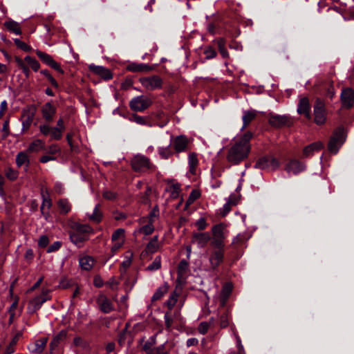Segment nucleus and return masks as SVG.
<instances>
[{"label":"nucleus","mask_w":354,"mask_h":354,"mask_svg":"<svg viewBox=\"0 0 354 354\" xmlns=\"http://www.w3.org/2000/svg\"><path fill=\"white\" fill-rule=\"evenodd\" d=\"M252 133L247 131L237 136L227 149L226 160L232 165H238L245 160L251 151Z\"/></svg>","instance_id":"nucleus-1"},{"label":"nucleus","mask_w":354,"mask_h":354,"mask_svg":"<svg viewBox=\"0 0 354 354\" xmlns=\"http://www.w3.org/2000/svg\"><path fill=\"white\" fill-rule=\"evenodd\" d=\"M167 336L168 331L160 330L145 344L144 349L145 351H149L153 344L160 342L162 344L152 349L151 351V354H171L175 344L173 341H169Z\"/></svg>","instance_id":"nucleus-2"},{"label":"nucleus","mask_w":354,"mask_h":354,"mask_svg":"<svg viewBox=\"0 0 354 354\" xmlns=\"http://www.w3.org/2000/svg\"><path fill=\"white\" fill-rule=\"evenodd\" d=\"M207 252L208 264L203 266L206 271H214L223 263L224 260V246H212Z\"/></svg>","instance_id":"nucleus-3"},{"label":"nucleus","mask_w":354,"mask_h":354,"mask_svg":"<svg viewBox=\"0 0 354 354\" xmlns=\"http://www.w3.org/2000/svg\"><path fill=\"white\" fill-rule=\"evenodd\" d=\"M133 169L137 172H147L155 168L150 159L142 154H137L131 160Z\"/></svg>","instance_id":"nucleus-4"},{"label":"nucleus","mask_w":354,"mask_h":354,"mask_svg":"<svg viewBox=\"0 0 354 354\" xmlns=\"http://www.w3.org/2000/svg\"><path fill=\"white\" fill-rule=\"evenodd\" d=\"M191 142L192 140L187 136L180 135L171 138L170 145L172 146L174 153L178 154L187 151Z\"/></svg>","instance_id":"nucleus-5"},{"label":"nucleus","mask_w":354,"mask_h":354,"mask_svg":"<svg viewBox=\"0 0 354 354\" xmlns=\"http://www.w3.org/2000/svg\"><path fill=\"white\" fill-rule=\"evenodd\" d=\"M345 141L344 129L338 128L333 133L328 142V150L333 153H337L340 147Z\"/></svg>","instance_id":"nucleus-6"},{"label":"nucleus","mask_w":354,"mask_h":354,"mask_svg":"<svg viewBox=\"0 0 354 354\" xmlns=\"http://www.w3.org/2000/svg\"><path fill=\"white\" fill-rule=\"evenodd\" d=\"M50 299V291L47 289H44L39 295L30 301L28 306V312L30 313H35L41 307L44 302Z\"/></svg>","instance_id":"nucleus-7"},{"label":"nucleus","mask_w":354,"mask_h":354,"mask_svg":"<svg viewBox=\"0 0 354 354\" xmlns=\"http://www.w3.org/2000/svg\"><path fill=\"white\" fill-rule=\"evenodd\" d=\"M152 102L151 99L145 95H140L133 97L129 102V106L134 111L142 112L151 106Z\"/></svg>","instance_id":"nucleus-8"},{"label":"nucleus","mask_w":354,"mask_h":354,"mask_svg":"<svg viewBox=\"0 0 354 354\" xmlns=\"http://www.w3.org/2000/svg\"><path fill=\"white\" fill-rule=\"evenodd\" d=\"M225 225L223 223H219L215 225L212 228V235L214 236L213 241L211 242L212 246H225L224 239L225 238L224 235V230Z\"/></svg>","instance_id":"nucleus-9"},{"label":"nucleus","mask_w":354,"mask_h":354,"mask_svg":"<svg viewBox=\"0 0 354 354\" xmlns=\"http://www.w3.org/2000/svg\"><path fill=\"white\" fill-rule=\"evenodd\" d=\"M326 119L325 104L319 99L316 100L314 106V121L318 124H323Z\"/></svg>","instance_id":"nucleus-10"},{"label":"nucleus","mask_w":354,"mask_h":354,"mask_svg":"<svg viewBox=\"0 0 354 354\" xmlns=\"http://www.w3.org/2000/svg\"><path fill=\"white\" fill-rule=\"evenodd\" d=\"M139 81L143 87L149 91L161 88L162 84V79L157 75L142 77Z\"/></svg>","instance_id":"nucleus-11"},{"label":"nucleus","mask_w":354,"mask_h":354,"mask_svg":"<svg viewBox=\"0 0 354 354\" xmlns=\"http://www.w3.org/2000/svg\"><path fill=\"white\" fill-rule=\"evenodd\" d=\"M279 166L278 160L272 157H262L255 164V167L260 169L275 170Z\"/></svg>","instance_id":"nucleus-12"},{"label":"nucleus","mask_w":354,"mask_h":354,"mask_svg":"<svg viewBox=\"0 0 354 354\" xmlns=\"http://www.w3.org/2000/svg\"><path fill=\"white\" fill-rule=\"evenodd\" d=\"M340 100L342 107L351 109L354 104V91L351 88H344L342 89Z\"/></svg>","instance_id":"nucleus-13"},{"label":"nucleus","mask_w":354,"mask_h":354,"mask_svg":"<svg viewBox=\"0 0 354 354\" xmlns=\"http://www.w3.org/2000/svg\"><path fill=\"white\" fill-rule=\"evenodd\" d=\"M211 239L209 232H194L192 237V243L196 244L198 248H205Z\"/></svg>","instance_id":"nucleus-14"},{"label":"nucleus","mask_w":354,"mask_h":354,"mask_svg":"<svg viewBox=\"0 0 354 354\" xmlns=\"http://www.w3.org/2000/svg\"><path fill=\"white\" fill-rule=\"evenodd\" d=\"M306 169L305 165L297 160H290L286 165L285 170L288 173H292L293 174H298L299 173Z\"/></svg>","instance_id":"nucleus-15"},{"label":"nucleus","mask_w":354,"mask_h":354,"mask_svg":"<svg viewBox=\"0 0 354 354\" xmlns=\"http://www.w3.org/2000/svg\"><path fill=\"white\" fill-rule=\"evenodd\" d=\"M96 302L100 309L104 313H109L113 310V304L104 295H100Z\"/></svg>","instance_id":"nucleus-16"},{"label":"nucleus","mask_w":354,"mask_h":354,"mask_svg":"<svg viewBox=\"0 0 354 354\" xmlns=\"http://www.w3.org/2000/svg\"><path fill=\"white\" fill-rule=\"evenodd\" d=\"M88 68L91 71L104 80H111L113 77L111 71L104 66L91 64Z\"/></svg>","instance_id":"nucleus-17"},{"label":"nucleus","mask_w":354,"mask_h":354,"mask_svg":"<svg viewBox=\"0 0 354 354\" xmlns=\"http://www.w3.org/2000/svg\"><path fill=\"white\" fill-rule=\"evenodd\" d=\"M41 111L44 119L50 122L54 119L56 108L50 102H47L42 106Z\"/></svg>","instance_id":"nucleus-18"},{"label":"nucleus","mask_w":354,"mask_h":354,"mask_svg":"<svg viewBox=\"0 0 354 354\" xmlns=\"http://www.w3.org/2000/svg\"><path fill=\"white\" fill-rule=\"evenodd\" d=\"M297 112L299 114H304L307 118H310V106L307 97H304L300 99L297 107Z\"/></svg>","instance_id":"nucleus-19"},{"label":"nucleus","mask_w":354,"mask_h":354,"mask_svg":"<svg viewBox=\"0 0 354 354\" xmlns=\"http://www.w3.org/2000/svg\"><path fill=\"white\" fill-rule=\"evenodd\" d=\"M33 118L34 113L30 109H24L22 111L21 120L23 131H27L30 128Z\"/></svg>","instance_id":"nucleus-20"},{"label":"nucleus","mask_w":354,"mask_h":354,"mask_svg":"<svg viewBox=\"0 0 354 354\" xmlns=\"http://www.w3.org/2000/svg\"><path fill=\"white\" fill-rule=\"evenodd\" d=\"M269 123L276 127H281L287 124L289 122L288 118L286 115H271L268 120Z\"/></svg>","instance_id":"nucleus-21"},{"label":"nucleus","mask_w":354,"mask_h":354,"mask_svg":"<svg viewBox=\"0 0 354 354\" xmlns=\"http://www.w3.org/2000/svg\"><path fill=\"white\" fill-rule=\"evenodd\" d=\"M72 230H75V232L79 234H84V236H89L90 234L94 233L93 229L87 224H80L79 223H74L71 225Z\"/></svg>","instance_id":"nucleus-22"},{"label":"nucleus","mask_w":354,"mask_h":354,"mask_svg":"<svg viewBox=\"0 0 354 354\" xmlns=\"http://www.w3.org/2000/svg\"><path fill=\"white\" fill-rule=\"evenodd\" d=\"M69 236L71 242L77 247H82L84 242L88 239V236L79 234L75 230H72L69 232Z\"/></svg>","instance_id":"nucleus-23"},{"label":"nucleus","mask_w":354,"mask_h":354,"mask_svg":"<svg viewBox=\"0 0 354 354\" xmlns=\"http://www.w3.org/2000/svg\"><path fill=\"white\" fill-rule=\"evenodd\" d=\"M323 145L320 142L312 143L306 146L303 150V156L306 158L311 156L315 151L320 150Z\"/></svg>","instance_id":"nucleus-24"},{"label":"nucleus","mask_w":354,"mask_h":354,"mask_svg":"<svg viewBox=\"0 0 354 354\" xmlns=\"http://www.w3.org/2000/svg\"><path fill=\"white\" fill-rule=\"evenodd\" d=\"M66 337V333L64 331L59 332L57 335H56L52 339L50 343V351L51 353H53L54 351L58 348L59 344Z\"/></svg>","instance_id":"nucleus-25"},{"label":"nucleus","mask_w":354,"mask_h":354,"mask_svg":"<svg viewBox=\"0 0 354 354\" xmlns=\"http://www.w3.org/2000/svg\"><path fill=\"white\" fill-rule=\"evenodd\" d=\"M4 26L10 32H12L15 35H21V34L20 24L18 22H17L12 19L6 21L4 23Z\"/></svg>","instance_id":"nucleus-26"},{"label":"nucleus","mask_w":354,"mask_h":354,"mask_svg":"<svg viewBox=\"0 0 354 354\" xmlns=\"http://www.w3.org/2000/svg\"><path fill=\"white\" fill-rule=\"evenodd\" d=\"M250 237V236L246 232L239 233L233 239L232 245L236 248H239L243 245Z\"/></svg>","instance_id":"nucleus-27"},{"label":"nucleus","mask_w":354,"mask_h":354,"mask_svg":"<svg viewBox=\"0 0 354 354\" xmlns=\"http://www.w3.org/2000/svg\"><path fill=\"white\" fill-rule=\"evenodd\" d=\"M257 116V112L254 110L245 111L242 117L243 127L241 129L246 128L248 125Z\"/></svg>","instance_id":"nucleus-28"},{"label":"nucleus","mask_w":354,"mask_h":354,"mask_svg":"<svg viewBox=\"0 0 354 354\" xmlns=\"http://www.w3.org/2000/svg\"><path fill=\"white\" fill-rule=\"evenodd\" d=\"M44 147L45 142L40 139H36L29 145L27 151L30 153H35L44 149Z\"/></svg>","instance_id":"nucleus-29"},{"label":"nucleus","mask_w":354,"mask_h":354,"mask_svg":"<svg viewBox=\"0 0 354 354\" xmlns=\"http://www.w3.org/2000/svg\"><path fill=\"white\" fill-rule=\"evenodd\" d=\"M47 338L45 337L39 339L35 341L29 349L33 353H41L47 344Z\"/></svg>","instance_id":"nucleus-30"},{"label":"nucleus","mask_w":354,"mask_h":354,"mask_svg":"<svg viewBox=\"0 0 354 354\" xmlns=\"http://www.w3.org/2000/svg\"><path fill=\"white\" fill-rule=\"evenodd\" d=\"M198 164V159L197 158V154L194 152H191L188 154V165L189 167V171L194 174L196 171V168Z\"/></svg>","instance_id":"nucleus-31"},{"label":"nucleus","mask_w":354,"mask_h":354,"mask_svg":"<svg viewBox=\"0 0 354 354\" xmlns=\"http://www.w3.org/2000/svg\"><path fill=\"white\" fill-rule=\"evenodd\" d=\"M145 223H147V224H142L143 225L141 227H140L136 232L142 233L146 236L152 234L153 232L154 231L153 220L150 218L149 221H145Z\"/></svg>","instance_id":"nucleus-32"},{"label":"nucleus","mask_w":354,"mask_h":354,"mask_svg":"<svg viewBox=\"0 0 354 354\" xmlns=\"http://www.w3.org/2000/svg\"><path fill=\"white\" fill-rule=\"evenodd\" d=\"M128 69L132 72H143L151 70V67L145 64L132 63L128 66Z\"/></svg>","instance_id":"nucleus-33"},{"label":"nucleus","mask_w":354,"mask_h":354,"mask_svg":"<svg viewBox=\"0 0 354 354\" xmlns=\"http://www.w3.org/2000/svg\"><path fill=\"white\" fill-rule=\"evenodd\" d=\"M80 265L81 268L85 270H89L94 264V260L89 256H85L80 259Z\"/></svg>","instance_id":"nucleus-34"},{"label":"nucleus","mask_w":354,"mask_h":354,"mask_svg":"<svg viewBox=\"0 0 354 354\" xmlns=\"http://www.w3.org/2000/svg\"><path fill=\"white\" fill-rule=\"evenodd\" d=\"M158 152L160 157L162 159H165V160L169 158L174 153V150H172L170 148V146L158 147Z\"/></svg>","instance_id":"nucleus-35"},{"label":"nucleus","mask_w":354,"mask_h":354,"mask_svg":"<svg viewBox=\"0 0 354 354\" xmlns=\"http://www.w3.org/2000/svg\"><path fill=\"white\" fill-rule=\"evenodd\" d=\"M125 231L122 228L117 229L111 236L112 242L124 243L125 241Z\"/></svg>","instance_id":"nucleus-36"},{"label":"nucleus","mask_w":354,"mask_h":354,"mask_svg":"<svg viewBox=\"0 0 354 354\" xmlns=\"http://www.w3.org/2000/svg\"><path fill=\"white\" fill-rule=\"evenodd\" d=\"M57 205L59 209L60 213L62 214H67L71 209V205L67 199L63 198L60 199L57 202Z\"/></svg>","instance_id":"nucleus-37"},{"label":"nucleus","mask_w":354,"mask_h":354,"mask_svg":"<svg viewBox=\"0 0 354 354\" xmlns=\"http://www.w3.org/2000/svg\"><path fill=\"white\" fill-rule=\"evenodd\" d=\"M100 207V205H96L93 209V212L91 214H88V218L97 223H100L102 218V213Z\"/></svg>","instance_id":"nucleus-38"},{"label":"nucleus","mask_w":354,"mask_h":354,"mask_svg":"<svg viewBox=\"0 0 354 354\" xmlns=\"http://www.w3.org/2000/svg\"><path fill=\"white\" fill-rule=\"evenodd\" d=\"M16 163L18 167L25 165L28 167L29 164V158L26 152H19L16 157Z\"/></svg>","instance_id":"nucleus-39"},{"label":"nucleus","mask_w":354,"mask_h":354,"mask_svg":"<svg viewBox=\"0 0 354 354\" xmlns=\"http://www.w3.org/2000/svg\"><path fill=\"white\" fill-rule=\"evenodd\" d=\"M21 334L20 333H17L10 341L9 345L5 349L6 354H12L15 352V347L19 341Z\"/></svg>","instance_id":"nucleus-40"},{"label":"nucleus","mask_w":354,"mask_h":354,"mask_svg":"<svg viewBox=\"0 0 354 354\" xmlns=\"http://www.w3.org/2000/svg\"><path fill=\"white\" fill-rule=\"evenodd\" d=\"M129 120L131 122H136L138 124H140V125H150L149 124V120H148L147 118L144 117V116H140V115H138L137 114L131 115L129 117Z\"/></svg>","instance_id":"nucleus-41"},{"label":"nucleus","mask_w":354,"mask_h":354,"mask_svg":"<svg viewBox=\"0 0 354 354\" xmlns=\"http://www.w3.org/2000/svg\"><path fill=\"white\" fill-rule=\"evenodd\" d=\"M24 62L35 71H37L40 67L39 62L30 56L25 57Z\"/></svg>","instance_id":"nucleus-42"},{"label":"nucleus","mask_w":354,"mask_h":354,"mask_svg":"<svg viewBox=\"0 0 354 354\" xmlns=\"http://www.w3.org/2000/svg\"><path fill=\"white\" fill-rule=\"evenodd\" d=\"M161 267V257L160 256H157L153 261L149 264L146 270L147 271L153 272L156 270H158Z\"/></svg>","instance_id":"nucleus-43"},{"label":"nucleus","mask_w":354,"mask_h":354,"mask_svg":"<svg viewBox=\"0 0 354 354\" xmlns=\"http://www.w3.org/2000/svg\"><path fill=\"white\" fill-rule=\"evenodd\" d=\"M189 270V263L186 260H181L178 266V274L180 277H183Z\"/></svg>","instance_id":"nucleus-44"},{"label":"nucleus","mask_w":354,"mask_h":354,"mask_svg":"<svg viewBox=\"0 0 354 354\" xmlns=\"http://www.w3.org/2000/svg\"><path fill=\"white\" fill-rule=\"evenodd\" d=\"M36 54L43 62L48 66L54 60L50 55L39 50H36Z\"/></svg>","instance_id":"nucleus-45"},{"label":"nucleus","mask_w":354,"mask_h":354,"mask_svg":"<svg viewBox=\"0 0 354 354\" xmlns=\"http://www.w3.org/2000/svg\"><path fill=\"white\" fill-rule=\"evenodd\" d=\"M63 132V130H61L57 127H52L50 133V138L52 140H59L62 138Z\"/></svg>","instance_id":"nucleus-46"},{"label":"nucleus","mask_w":354,"mask_h":354,"mask_svg":"<svg viewBox=\"0 0 354 354\" xmlns=\"http://www.w3.org/2000/svg\"><path fill=\"white\" fill-rule=\"evenodd\" d=\"M16 62L17 63V65L20 67V68L22 70L24 75L28 77L30 75V69L29 67L26 64V62H24V59H21L19 58L16 59Z\"/></svg>","instance_id":"nucleus-47"},{"label":"nucleus","mask_w":354,"mask_h":354,"mask_svg":"<svg viewBox=\"0 0 354 354\" xmlns=\"http://www.w3.org/2000/svg\"><path fill=\"white\" fill-rule=\"evenodd\" d=\"M158 216V209L156 208H154L151 213L149 214V216L147 217H142L139 219V223L140 224H145V221H149V219L151 218L153 220V222L154 221V218Z\"/></svg>","instance_id":"nucleus-48"},{"label":"nucleus","mask_w":354,"mask_h":354,"mask_svg":"<svg viewBox=\"0 0 354 354\" xmlns=\"http://www.w3.org/2000/svg\"><path fill=\"white\" fill-rule=\"evenodd\" d=\"M14 42L19 48H20L26 52H28V51L31 50V47L29 46L28 45H27L25 42L21 41L19 39H17V38L15 39Z\"/></svg>","instance_id":"nucleus-49"},{"label":"nucleus","mask_w":354,"mask_h":354,"mask_svg":"<svg viewBox=\"0 0 354 354\" xmlns=\"http://www.w3.org/2000/svg\"><path fill=\"white\" fill-rule=\"evenodd\" d=\"M232 286L230 283H227L223 286L221 292L222 296L223 297L224 299L223 304H224L225 300L227 299V298L230 295V292H232Z\"/></svg>","instance_id":"nucleus-50"},{"label":"nucleus","mask_w":354,"mask_h":354,"mask_svg":"<svg viewBox=\"0 0 354 354\" xmlns=\"http://www.w3.org/2000/svg\"><path fill=\"white\" fill-rule=\"evenodd\" d=\"M177 299H178V294L174 291L173 292L169 298L168 299L167 301V305L168 306L169 308H172L176 301H177Z\"/></svg>","instance_id":"nucleus-51"},{"label":"nucleus","mask_w":354,"mask_h":354,"mask_svg":"<svg viewBox=\"0 0 354 354\" xmlns=\"http://www.w3.org/2000/svg\"><path fill=\"white\" fill-rule=\"evenodd\" d=\"M167 291L166 286L159 288L156 292L153 294L152 299L153 300H158L160 299Z\"/></svg>","instance_id":"nucleus-52"},{"label":"nucleus","mask_w":354,"mask_h":354,"mask_svg":"<svg viewBox=\"0 0 354 354\" xmlns=\"http://www.w3.org/2000/svg\"><path fill=\"white\" fill-rule=\"evenodd\" d=\"M203 53L207 59H212L216 56V52L211 46L205 48Z\"/></svg>","instance_id":"nucleus-53"},{"label":"nucleus","mask_w":354,"mask_h":354,"mask_svg":"<svg viewBox=\"0 0 354 354\" xmlns=\"http://www.w3.org/2000/svg\"><path fill=\"white\" fill-rule=\"evenodd\" d=\"M171 196L173 198H177L179 196L180 191V187L178 184H174L172 185L169 188Z\"/></svg>","instance_id":"nucleus-54"},{"label":"nucleus","mask_w":354,"mask_h":354,"mask_svg":"<svg viewBox=\"0 0 354 354\" xmlns=\"http://www.w3.org/2000/svg\"><path fill=\"white\" fill-rule=\"evenodd\" d=\"M51 128L48 124H41L39 127V129L40 133L44 136H46L50 133Z\"/></svg>","instance_id":"nucleus-55"},{"label":"nucleus","mask_w":354,"mask_h":354,"mask_svg":"<svg viewBox=\"0 0 354 354\" xmlns=\"http://www.w3.org/2000/svg\"><path fill=\"white\" fill-rule=\"evenodd\" d=\"M159 248V243H154L152 241H150L149 243L147 245V250L148 252L154 253L156 252Z\"/></svg>","instance_id":"nucleus-56"},{"label":"nucleus","mask_w":354,"mask_h":354,"mask_svg":"<svg viewBox=\"0 0 354 354\" xmlns=\"http://www.w3.org/2000/svg\"><path fill=\"white\" fill-rule=\"evenodd\" d=\"M49 243V239L46 235H42L38 240L39 247L44 248H46Z\"/></svg>","instance_id":"nucleus-57"},{"label":"nucleus","mask_w":354,"mask_h":354,"mask_svg":"<svg viewBox=\"0 0 354 354\" xmlns=\"http://www.w3.org/2000/svg\"><path fill=\"white\" fill-rule=\"evenodd\" d=\"M229 325V315L224 313L220 317V326L221 328H225Z\"/></svg>","instance_id":"nucleus-58"},{"label":"nucleus","mask_w":354,"mask_h":354,"mask_svg":"<svg viewBox=\"0 0 354 354\" xmlns=\"http://www.w3.org/2000/svg\"><path fill=\"white\" fill-rule=\"evenodd\" d=\"M196 227L198 230H205L207 226V222L204 218H200L195 223Z\"/></svg>","instance_id":"nucleus-59"},{"label":"nucleus","mask_w":354,"mask_h":354,"mask_svg":"<svg viewBox=\"0 0 354 354\" xmlns=\"http://www.w3.org/2000/svg\"><path fill=\"white\" fill-rule=\"evenodd\" d=\"M6 176L10 180H13L17 178L18 174L16 171L10 169V168H8L6 170Z\"/></svg>","instance_id":"nucleus-60"},{"label":"nucleus","mask_w":354,"mask_h":354,"mask_svg":"<svg viewBox=\"0 0 354 354\" xmlns=\"http://www.w3.org/2000/svg\"><path fill=\"white\" fill-rule=\"evenodd\" d=\"M201 196L200 192L198 190H192L188 198L187 202L189 203H193L194 201L198 199Z\"/></svg>","instance_id":"nucleus-61"},{"label":"nucleus","mask_w":354,"mask_h":354,"mask_svg":"<svg viewBox=\"0 0 354 354\" xmlns=\"http://www.w3.org/2000/svg\"><path fill=\"white\" fill-rule=\"evenodd\" d=\"M232 207V206L228 202H226L223 207L220 209V214L223 217L225 216L230 212Z\"/></svg>","instance_id":"nucleus-62"},{"label":"nucleus","mask_w":354,"mask_h":354,"mask_svg":"<svg viewBox=\"0 0 354 354\" xmlns=\"http://www.w3.org/2000/svg\"><path fill=\"white\" fill-rule=\"evenodd\" d=\"M61 245L62 243L60 241H55L48 248L47 252L50 253L57 251L60 248Z\"/></svg>","instance_id":"nucleus-63"},{"label":"nucleus","mask_w":354,"mask_h":354,"mask_svg":"<svg viewBox=\"0 0 354 354\" xmlns=\"http://www.w3.org/2000/svg\"><path fill=\"white\" fill-rule=\"evenodd\" d=\"M239 201V198L235 194L230 195L227 199V202H228L232 207L236 205Z\"/></svg>","instance_id":"nucleus-64"}]
</instances>
